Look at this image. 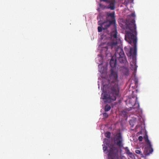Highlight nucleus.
Masks as SVG:
<instances>
[{
    "instance_id": "obj_1",
    "label": "nucleus",
    "mask_w": 159,
    "mask_h": 159,
    "mask_svg": "<svg viewBox=\"0 0 159 159\" xmlns=\"http://www.w3.org/2000/svg\"><path fill=\"white\" fill-rule=\"evenodd\" d=\"M126 30H129L132 33L125 31V39L127 41L133 48L130 47L129 51H127L128 48H125L127 55L132 58L130 63L132 70H136L137 66L136 64L137 56V32L135 20L134 19L130 21H127L126 23Z\"/></svg>"
},
{
    "instance_id": "obj_2",
    "label": "nucleus",
    "mask_w": 159,
    "mask_h": 159,
    "mask_svg": "<svg viewBox=\"0 0 159 159\" xmlns=\"http://www.w3.org/2000/svg\"><path fill=\"white\" fill-rule=\"evenodd\" d=\"M111 70V73L110 77L111 83L108 88V92L102 93L101 95L104 101L108 103L115 101L117 98L119 97V89L117 84V73L112 69Z\"/></svg>"
},
{
    "instance_id": "obj_3",
    "label": "nucleus",
    "mask_w": 159,
    "mask_h": 159,
    "mask_svg": "<svg viewBox=\"0 0 159 159\" xmlns=\"http://www.w3.org/2000/svg\"><path fill=\"white\" fill-rule=\"evenodd\" d=\"M114 50L115 51L114 56L115 59L113 58V57L110 60V65L111 67L113 68L116 67L117 60L120 63L126 64L127 61L123 49L120 47H118L117 49Z\"/></svg>"
},
{
    "instance_id": "obj_4",
    "label": "nucleus",
    "mask_w": 159,
    "mask_h": 159,
    "mask_svg": "<svg viewBox=\"0 0 159 159\" xmlns=\"http://www.w3.org/2000/svg\"><path fill=\"white\" fill-rule=\"evenodd\" d=\"M108 156L109 159H118L119 148L114 145H111L109 147Z\"/></svg>"
},
{
    "instance_id": "obj_5",
    "label": "nucleus",
    "mask_w": 159,
    "mask_h": 159,
    "mask_svg": "<svg viewBox=\"0 0 159 159\" xmlns=\"http://www.w3.org/2000/svg\"><path fill=\"white\" fill-rule=\"evenodd\" d=\"M117 32L116 30L112 31L111 33V39H113L115 41L114 42L110 43L109 47L111 49H116L118 47H120L117 46Z\"/></svg>"
},
{
    "instance_id": "obj_6",
    "label": "nucleus",
    "mask_w": 159,
    "mask_h": 159,
    "mask_svg": "<svg viewBox=\"0 0 159 159\" xmlns=\"http://www.w3.org/2000/svg\"><path fill=\"white\" fill-rule=\"evenodd\" d=\"M101 1L105 2L107 4H109L108 5L107 7V9H109L111 10H114L115 9L116 1L115 0H100Z\"/></svg>"
},
{
    "instance_id": "obj_7",
    "label": "nucleus",
    "mask_w": 159,
    "mask_h": 159,
    "mask_svg": "<svg viewBox=\"0 0 159 159\" xmlns=\"http://www.w3.org/2000/svg\"><path fill=\"white\" fill-rule=\"evenodd\" d=\"M116 142L117 145L119 147L123 146L122 142L123 139L122 136L120 133L117 134L116 135Z\"/></svg>"
},
{
    "instance_id": "obj_8",
    "label": "nucleus",
    "mask_w": 159,
    "mask_h": 159,
    "mask_svg": "<svg viewBox=\"0 0 159 159\" xmlns=\"http://www.w3.org/2000/svg\"><path fill=\"white\" fill-rule=\"evenodd\" d=\"M153 151V148L151 144H147V146L144 149V153L146 156H148Z\"/></svg>"
},
{
    "instance_id": "obj_9",
    "label": "nucleus",
    "mask_w": 159,
    "mask_h": 159,
    "mask_svg": "<svg viewBox=\"0 0 159 159\" xmlns=\"http://www.w3.org/2000/svg\"><path fill=\"white\" fill-rule=\"evenodd\" d=\"M106 19L110 20L111 23L113 24H115L116 21L114 12L107 13L106 16Z\"/></svg>"
},
{
    "instance_id": "obj_10",
    "label": "nucleus",
    "mask_w": 159,
    "mask_h": 159,
    "mask_svg": "<svg viewBox=\"0 0 159 159\" xmlns=\"http://www.w3.org/2000/svg\"><path fill=\"white\" fill-rule=\"evenodd\" d=\"M115 24H113L111 23V22L110 20L106 19L105 21L101 24H98V25H100L102 27L103 29L105 30L107 29L111 25Z\"/></svg>"
},
{
    "instance_id": "obj_11",
    "label": "nucleus",
    "mask_w": 159,
    "mask_h": 159,
    "mask_svg": "<svg viewBox=\"0 0 159 159\" xmlns=\"http://www.w3.org/2000/svg\"><path fill=\"white\" fill-rule=\"evenodd\" d=\"M123 148L125 150L126 154L130 158H133L134 157L133 154L130 152L129 150L128 147H124Z\"/></svg>"
},
{
    "instance_id": "obj_12",
    "label": "nucleus",
    "mask_w": 159,
    "mask_h": 159,
    "mask_svg": "<svg viewBox=\"0 0 159 159\" xmlns=\"http://www.w3.org/2000/svg\"><path fill=\"white\" fill-rule=\"evenodd\" d=\"M144 138L145 139V142L147 144H151L149 140L148 139V136L147 134H146V135L144 137Z\"/></svg>"
},
{
    "instance_id": "obj_13",
    "label": "nucleus",
    "mask_w": 159,
    "mask_h": 159,
    "mask_svg": "<svg viewBox=\"0 0 159 159\" xmlns=\"http://www.w3.org/2000/svg\"><path fill=\"white\" fill-rule=\"evenodd\" d=\"M134 0H125L123 4L125 6H127L129 3L133 2Z\"/></svg>"
},
{
    "instance_id": "obj_14",
    "label": "nucleus",
    "mask_w": 159,
    "mask_h": 159,
    "mask_svg": "<svg viewBox=\"0 0 159 159\" xmlns=\"http://www.w3.org/2000/svg\"><path fill=\"white\" fill-rule=\"evenodd\" d=\"M123 74L126 75H128L129 74V70L128 68H125L123 69Z\"/></svg>"
},
{
    "instance_id": "obj_15",
    "label": "nucleus",
    "mask_w": 159,
    "mask_h": 159,
    "mask_svg": "<svg viewBox=\"0 0 159 159\" xmlns=\"http://www.w3.org/2000/svg\"><path fill=\"white\" fill-rule=\"evenodd\" d=\"M135 152L138 154L140 155L141 156V157H143V154L142 153V152L141 151L140 149H138L136 150Z\"/></svg>"
},
{
    "instance_id": "obj_16",
    "label": "nucleus",
    "mask_w": 159,
    "mask_h": 159,
    "mask_svg": "<svg viewBox=\"0 0 159 159\" xmlns=\"http://www.w3.org/2000/svg\"><path fill=\"white\" fill-rule=\"evenodd\" d=\"M111 108L110 106L108 105H106L105 107V111L106 112L109 111Z\"/></svg>"
},
{
    "instance_id": "obj_17",
    "label": "nucleus",
    "mask_w": 159,
    "mask_h": 159,
    "mask_svg": "<svg viewBox=\"0 0 159 159\" xmlns=\"http://www.w3.org/2000/svg\"><path fill=\"white\" fill-rule=\"evenodd\" d=\"M105 135L106 137L109 139L111 137V133L110 132H107L105 133Z\"/></svg>"
},
{
    "instance_id": "obj_18",
    "label": "nucleus",
    "mask_w": 159,
    "mask_h": 159,
    "mask_svg": "<svg viewBox=\"0 0 159 159\" xmlns=\"http://www.w3.org/2000/svg\"><path fill=\"white\" fill-rule=\"evenodd\" d=\"M104 142L107 145H108L110 143V141L108 139H104Z\"/></svg>"
},
{
    "instance_id": "obj_19",
    "label": "nucleus",
    "mask_w": 159,
    "mask_h": 159,
    "mask_svg": "<svg viewBox=\"0 0 159 159\" xmlns=\"http://www.w3.org/2000/svg\"><path fill=\"white\" fill-rule=\"evenodd\" d=\"M98 31L99 32H100L102 31V29H103L102 27L101 26H98Z\"/></svg>"
},
{
    "instance_id": "obj_20",
    "label": "nucleus",
    "mask_w": 159,
    "mask_h": 159,
    "mask_svg": "<svg viewBox=\"0 0 159 159\" xmlns=\"http://www.w3.org/2000/svg\"><path fill=\"white\" fill-rule=\"evenodd\" d=\"M107 148V146L104 145H103V151L104 152L106 151Z\"/></svg>"
},
{
    "instance_id": "obj_21",
    "label": "nucleus",
    "mask_w": 159,
    "mask_h": 159,
    "mask_svg": "<svg viewBox=\"0 0 159 159\" xmlns=\"http://www.w3.org/2000/svg\"><path fill=\"white\" fill-rule=\"evenodd\" d=\"M104 117L107 118L108 116V115L107 113H104L103 114Z\"/></svg>"
},
{
    "instance_id": "obj_22",
    "label": "nucleus",
    "mask_w": 159,
    "mask_h": 159,
    "mask_svg": "<svg viewBox=\"0 0 159 159\" xmlns=\"http://www.w3.org/2000/svg\"><path fill=\"white\" fill-rule=\"evenodd\" d=\"M143 139V137L142 136H140L139 137V140L140 141L142 142V141Z\"/></svg>"
},
{
    "instance_id": "obj_23",
    "label": "nucleus",
    "mask_w": 159,
    "mask_h": 159,
    "mask_svg": "<svg viewBox=\"0 0 159 159\" xmlns=\"http://www.w3.org/2000/svg\"><path fill=\"white\" fill-rule=\"evenodd\" d=\"M108 48L107 47H105L103 48L102 50H105L106 51H107V50Z\"/></svg>"
},
{
    "instance_id": "obj_24",
    "label": "nucleus",
    "mask_w": 159,
    "mask_h": 159,
    "mask_svg": "<svg viewBox=\"0 0 159 159\" xmlns=\"http://www.w3.org/2000/svg\"><path fill=\"white\" fill-rule=\"evenodd\" d=\"M131 16H132V17H135V14L134 13H132L131 14Z\"/></svg>"
},
{
    "instance_id": "obj_25",
    "label": "nucleus",
    "mask_w": 159,
    "mask_h": 159,
    "mask_svg": "<svg viewBox=\"0 0 159 159\" xmlns=\"http://www.w3.org/2000/svg\"><path fill=\"white\" fill-rule=\"evenodd\" d=\"M103 5L102 4H99V6L101 8H102V7Z\"/></svg>"
},
{
    "instance_id": "obj_26",
    "label": "nucleus",
    "mask_w": 159,
    "mask_h": 159,
    "mask_svg": "<svg viewBox=\"0 0 159 159\" xmlns=\"http://www.w3.org/2000/svg\"><path fill=\"white\" fill-rule=\"evenodd\" d=\"M137 98H136V99H135V103H134V104H135L136 103V101H137Z\"/></svg>"
},
{
    "instance_id": "obj_27",
    "label": "nucleus",
    "mask_w": 159,
    "mask_h": 159,
    "mask_svg": "<svg viewBox=\"0 0 159 159\" xmlns=\"http://www.w3.org/2000/svg\"><path fill=\"white\" fill-rule=\"evenodd\" d=\"M132 121L131 120H130V121H129V122L130 124L131 125V122Z\"/></svg>"
},
{
    "instance_id": "obj_28",
    "label": "nucleus",
    "mask_w": 159,
    "mask_h": 159,
    "mask_svg": "<svg viewBox=\"0 0 159 159\" xmlns=\"http://www.w3.org/2000/svg\"><path fill=\"white\" fill-rule=\"evenodd\" d=\"M138 106H139V103H138Z\"/></svg>"
}]
</instances>
